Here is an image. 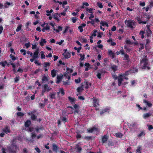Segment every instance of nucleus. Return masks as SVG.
Segmentation results:
<instances>
[{
	"instance_id": "nucleus-1",
	"label": "nucleus",
	"mask_w": 153,
	"mask_h": 153,
	"mask_svg": "<svg viewBox=\"0 0 153 153\" xmlns=\"http://www.w3.org/2000/svg\"><path fill=\"white\" fill-rule=\"evenodd\" d=\"M141 67L144 69L149 70L150 69L149 66L147 56H146L144 58H143L140 62Z\"/></svg>"
},
{
	"instance_id": "nucleus-2",
	"label": "nucleus",
	"mask_w": 153,
	"mask_h": 153,
	"mask_svg": "<svg viewBox=\"0 0 153 153\" xmlns=\"http://www.w3.org/2000/svg\"><path fill=\"white\" fill-rule=\"evenodd\" d=\"M128 72H126L125 74H119L118 77L117 78L118 84L119 86L120 85L123 79H128V78L126 76L129 74Z\"/></svg>"
},
{
	"instance_id": "nucleus-3",
	"label": "nucleus",
	"mask_w": 153,
	"mask_h": 153,
	"mask_svg": "<svg viewBox=\"0 0 153 153\" xmlns=\"http://www.w3.org/2000/svg\"><path fill=\"white\" fill-rule=\"evenodd\" d=\"M63 76L65 78V79H68V80L66 81H63V84L65 85H69L70 82L69 80L70 79L71 77L68 74H67V72H65L63 75Z\"/></svg>"
},
{
	"instance_id": "nucleus-4",
	"label": "nucleus",
	"mask_w": 153,
	"mask_h": 153,
	"mask_svg": "<svg viewBox=\"0 0 153 153\" xmlns=\"http://www.w3.org/2000/svg\"><path fill=\"white\" fill-rule=\"evenodd\" d=\"M51 88L48 87V85H44L42 86V91L41 93L42 96L44 95L45 92V91H49Z\"/></svg>"
},
{
	"instance_id": "nucleus-5",
	"label": "nucleus",
	"mask_w": 153,
	"mask_h": 153,
	"mask_svg": "<svg viewBox=\"0 0 153 153\" xmlns=\"http://www.w3.org/2000/svg\"><path fill=\"white\" fill-rule=\"evenodd\" d=\"M126 23L128 27L133 28H134V26L135 25V22L134 21L132 20H129L128 21H126L125 22Z\"/></svg>"
},
{
	"instance_id": "nucleus-6",
	"label": "nucleus",
	"mask_w": 153,
	"mask_h": 153,
	"mask_svg": "<svg viewBox=\"0 0 153 153\" xmlns=\"http://www.w3.org/2000/svg\"><path fill=\"white\" fill-rule=\"evenodd\" d=\"M59 91L57 92V94L58 95V97L60 98V97L63 96L65 94L64 90L62 88H60L59 90Z\"/></svg>"
},
{
	"instance_id": "nucleus-7",
	"label": "nucleus",
	"mask_w": 153,
	"mask_h": 153,
	"mask_svg": "<svg viewBox=\"0 0 153 153\" xmlns=\"http://www.w3.org/2000/svg\"><path fill=\"white\" fill-rule=\"evenodd\" d=\"M56 93L55 92H52L50 93L49 96L50 99L52 100L53 99H55L56 98Z\"/></svg>"
},
{
	"instance_id": "nucleus-8",
	"label": "nucleus",
	"mask_w": 153,
	"mask_h": 153,
	"mask_svg": "<svg viewBox=\"0 0 153 153\" xmlns=\"http://www.w3.org/2000/svg\"><path fill=\"white\" fill-rule=\"evenodd\" d=\"M105 73L106 71L103 70H99L97 74V76L99 79H100L101 78V76Z\"/></svg>"
},
{
	"instance_id": "nucleus-9",
	"label": "nucleus",
	"mask_w": 153,
	"mask_h": 153,
	"mask_svg": "<svg viewBox=\"0 0 153 153\" xmlns=\"http://www.w3.org/2000/svg\"><path fill=\"white\" fill-rule=\"evenodd\" d=\"M93 104L94 106L95 107H96L98 106L99 105V104L98 103L99 100L97 99L93 98Z\"/></svg>"
},
{
	"instance_id": "nucleus-10",
	"label": "nucleus",
	"mask_w": 153,
	"mask_h": 153,
	"mask_svg": "<svg viewBox=\"0 0 153 153\" xmlns=\"http://www.w3.org/2000/svg\"><path fill=\"white\" fill-rule=\"evenodd\" d=\"M63 77V75L62 74H60L59 75H57V81L56 82L57 83H59Z\"/></svg>"
},
{
	"instance_id": "nucleus-11",
	"label": "nucleus",
	"mask_w": 153,
	"mask_h": 153,
	"mask_svg": "<svg viewBox=\"0 0 153 153\" xmlns=\"http://www.w3.org/2000/svg\"><path fill=\"white\" fill-rule=\"evenodd\" d=\"M98 129L97 128L93 127L91 129H88V132L89 133H92L98 131Z\"/></svg>"
},
{
	"instance_id": "nucleus-12",
	"label": "nucleus",
	"mask_w": 153,
	"mask_h": 153,
	"mask_svg": "<svg viewBox=\"0 0 153 153\" xmlns=\"http://www.w3.org/2000/svg\"><path fill=\"white\" fill-rule=\"evenodd\" d=\"M108 53L112 58L114 57L115 53H114L111 50H108Z\"/></svg>"
},
{
	"instance_id": "nucleus-13",
	"label": "nucleus",
	"mask_w": 153,
	"mask_h": 153,
	"mask_svg": "<svg viewBox=\"0 0 153 153\" xmlns=\"http://www.w3.org/2000/svg\"><path fill=\"white\" fill-rule=\"evenodd\" d=\"M28 115H30L31 117V118L33 120H35L36 118V117L33 114V112L31 111L27 113Z\"/></svg>"
},
{
	"instance_id": "nucleus-14",
	"label": "nucleus",
	"mask_w": 153,
	"mask_h": 153,
	"mask_svg": "<svg viewBox=\"0 0 153 153\" xmlns=\"http://www.w3.org/2000/svg\"><path fill=\"white\" fill-rule=\"evenodd\" d=\"M50 29V27L49 26L48 23H46L45 25V26L42 29V31L43 32H45L46 30H49Z\"/></svg>"
},
{
	"instance_id": "nucleus-15",
	"label": "nucleus",
	"mask_w": 153,
	"mask_h": 153,
	"mask_svg": "<svg viewBox=\"0 0 153 153\" xmlns=\"http://www.w3.org/2000/svg\"><path fill=\"white\" fill-rule=\"evenodd\" d=\"M3 131L4 132L7 134L10 132V128L7 126L5 127V128L3 129Z\"/></svg>"
},
{
	"instance_id": "nucleus-16",
	"label": "nucleus",
	"mask_w": 153,
	"mask_h": 153,
	"mask_svg": "<svg viewBox=\"0 0 153 153\" xmlns=\"http://www.w3.org/2000/svg\"><path fill=\"white\" fill-rule=\"evenodd\" d=\"M57 72V70L53 69L51 71V74L52 77H54L56 75V74Z\"/></svg>"
},
{
	"instance_id": "nucleus-17",
	"label": "nucleus",
	"mask_w": 153,
	"mask_h": 153,
	"mask_svg": "<svg viewBox=\"0 0 153 153\" xmlns=\"http://www.w3.org/2000/svg\"><path fill=\"white\" fill-rule=\"evenodd\" d=\"M151 115V114L149 113H146L144 114L143 115V118L146 119L149 117Z\"/></svg>"
},
{
	"instance_id": "nucleus-18",
	"label": "nucleus",
	"mask_w": 153,
	"mask_h": 153,
	"mask_svg": "<svg viewBox=\"0 0 153 153\" xmlns=\"http://www.w3.org/2000/svg\"><path fill=\"white\" fill-rule=\"evenodd\" d=\"M46 42V41L45 39H42L39 42V44L41 46H43L44 45V44H45Z\"/></svg>"
},
{
	"instance_id": "nucleus-19",
	"label": "nucleus",
	"mask_w": 153,
	"mask_h": 153,
	"mask_svg": "<svg viewBox=\"0 0 153 153\" xmlns=\"http://www.w3.org/2000/svg\"><path fill=\"white\" fill-rule=\"evenodd\" d=\"M54 18V19L58 21V22L60 21V19H59V18L57 17V16H59V17H61V16L60 14L58 13H56L55 14L53 15Z\"/></svg>"
},
{
	"instance_id": "nucleus-20",
	"label": "nucleus",
	"mask_w": 153,
	"mask_h": 153,
	"mask_svg": "<svg viewBox=\"0 0 153 153\" xmlns=\"http://www.w3.org/2000/svg\"><path fill=\"white\" fill-rule=\"evenodd\" d=\"M114 136L117 137L121 138L123 136V135L121 133L118 132L115 133Z\"/></svg>"
},
{
	"instance_id": "nucleus-21",
	"label": "nucleus",
	"mask_w": 153,
	"mask_h": 153,
	"mask_svg": "<svg viewBox=\"0 0 153 153\" xmlns=\"http://www.w3.org/2000/svg\"><path fill=\"white\" fill-rule=\"evenodd\" d=\"M137 19L139 24L142 23L143 24H144L146 23V21L142 22V21L143 20L141 19L140 17H137Z\"/></svg>"
},
{
	"instance_id": "nucleus-22",
	"label": "nucleus",
	"mask_w": 153,
	"mask_h": 153,
	"mask_svg": "<svg viewBox=\"0 0 153 153\" xmlns=\"http://www.w3.org/2000/svg\"><path fill=\"white\" fill-rule=\"evenodd\" d=\"M142 149V146H139L137 147L136 151V153H141V151Z\"/></svg>"
},
{
	"instance_id": "nucleus-23",
	"label": "nucleus",
	"mask_w": 153,
	"mask_h": 153,
	"mask_svg": "<svg viewBox=\"0 0 153 153\" xmlns=\"http://www.w3.org/2000/svg\"><path fill=\"white\" fill-rule=\"evenodd\" d=\"M137 71L138 70L137 68H133L130 71H128V73L129 74V73H135L137 72ZM127 72H128V71Z\"/></svg>"
},
{
	"instance_id": "nucleus-24",
	"label": "nucleus",
	"mask_w": 153,
	"mask_h": 153,
	"mask_svg": "<svg viewBox=\"0 0 153 153\" xmlns=\"http://www.w3.org/2000/svg\"><path fill=\"white\" fill-rule=\"evenodd\" d=\"M68 99L70 100V102L72 103H74L75 102V99L74 98H72L71 97H68Z\"/></svg>"
},
{
	"instance_id": "nucleus-25",
	"label": "nucleus",
	"mask_w": 153,
	"mask_h": 153,
	"mask_svg": "<svg viewBox=\"0 0 153 153\" xmlns=\"http://www.w3.org/2000/svg\"><path fill=\"white\" fill-rule=\"evenodd\" d=\"M100 24L103 27L106 26L107 27H108V23L106 22L105 21H101Z\"/></svg>"
},
{
	"instance_id": "nucleus-26",
	"label": "nucleus",
	"mask_w": 153,
	"mask_h": 153,
	"mask_svg": "<svg viewBox=\"0 0 153 153\" xmlns=\"http://www.w3.org/2000/svg\"><path fill=\"white\" fill-rule=\"evenodd\" d=\"M108 42H110V44L112 46H115L116 45V43L115 42L112 41L111 39H109L107 40Z\"/></svg>"
},
{
	"instance_id": "nucleus-27",
	"label": "nucleus",
	"mask_w": 153,
	"mask_h": 153,
	"mask_svg": "<svg viewBox=\"0 0 153 153\" xmlns=\"http://www.w3.org/2000/svg\"><path fill=\"white\" fill-rule=\"evenodd\" d=\"M124 60H126L128 62H129L130 60V59L129 57V56L126 54H125L124 55Z\"/></svg>"
},
{
	"instance_id": "nucleus-28",
	"label": "nucleus",
	"mask_w": 153,
	"mask_h": 153,
	"mask_svg": "<svg viewBox=\"0 0 153 153\" xmlns=\"http://www.w3.org/2000/svg\"><path fill=\"white\" fill-rule=\"evenodd\" d=\"M143 102L144 103L146 104L149 107H151L152 106V104L150 102H149L146 100H143Z\"/></svg>"
},
{
	"instance_id": "nucleus-29",
	"label": "nucleus",
	"mask_w": 153,
	"mask_h": 153,
	"mask_svg": "<svg viewBox=\"0 0 153 153\" xmlns=\"http://www.w3.org/2000/svg\"><path fill=\"white\" fill-rule=\"evenodd\" d=\"M65 59H68L70 57V54L68 53H64L63 54Z\"/></svg>"
},
{
	"instance_id": "nucleus-30",
	"label": "nucleus",
	"mask_w": 153,
	"mask_h": 153,
	"mask_svg": "<svg viewBox=\"0 0 153 153\" xmlns=\"http://www.w3.org/2000/svg\"><path fill=\"white\" fill-rule=\"evenodd\" d=\"M12 3H10L9 2H7L4 4V8H7L9 7V6L12 4Z\"/></svg>"
},
{
	"instance_id": "nucleus-31",
	"label": "nucleus",
	"mask_w": 153,
	"mask_h": 153,
	"mask_svg": "<svg viewBox=\"0 0 153 153\" xmlns=\"http://www.w3.org/2000/svg\"><path fill=\"white\" fill-rule=\"evenodd\" d=\"M30 124L31 121L29 120H27L25 123V127H28L30 126Z\"/></svg>"
},
{
	"instance_id": "nucleus-32",
	"label": "nucleus",
	"mask_w": 153,
	"mask_h": 153,
	"mask_svg": "<svg viewBox=\"0 0 153 153\" xmlns=\"http://www.w3.org/2000/svg\"><path fill=\"white\" fill-rule=\"evenodd\" d=\"M83 90V88L82 86H81L79 87H78L77 88V91L79 92H81Z\"/></svg>"
},
{
	"instance_id": "nucleus-33",
	"label": "nucleus",
	"mask_w": 153,
	"mask_h": 153,
	"mask_svg": "<svg viewBox=\"0 0 153 153\" xmlns=\"http://www.w3.org/2000/svg\"><path fill=\"white\" fill-rule=\"evenodd\" d=\"M53 12V10L52 9H51L50 10H47L46 11L47 13L46 15L48 16H50L51 15V13H52Z\"/></svg>"
},
{
	"instance_id": "nucleus-34",
	"label": "nucleus",
	"mask_w": 153,
	"mask_h": 153,
	"mask_svg": "<svg viewBox=\"0 0 153 153\" xmlns=\"http://www.w3.org/2000/svg\"><path fill=\"white\" fill-rule=\"evenodd\" d=\"M108 140V137L106 136H104L102 138V141L104 143L106 142Z\"/></svg>"
},
{
	"instance_id": "nucleus-35",
	"label": "nucleus",
	"mask_w": 153,
	"mask_h": 153,
	"mask_svg": "<svg viewBox=\"0 0 153 153\" xmlns=\"http://www.w3.org/2000/svg\"><path fill=\"white\" fill-rule=\"evenodd\" d=\"M109 108H105V109H104L102 110V111L100 112V114H102L103 113H105V112H107L109 110Z\"/></svg>"
},
{
	"instance_id": "nucleus-36",
	"label": "nucleus",
	"mask_w": 153,
	"mask_h": 153,
	"mask_svg": "<svg viewBox=\"0 0 153 153\" xmlns=\"http://www.w3.org/2000/svg\"><path fill=\"white\" fill-rule=\"evenodd\" d=\"M126 42L127 44H129V45H132L133 44V42H132L130 40L128 39H127L126 40Z\"/></svg>"
},
{
	"instance_id": "nucleus-37",
	"label": "nucleus",
	"mask_w": 153,
	"mask_h": 153,
	"mask_svg": "<svg viewBox=\"0 0 153 153\" xmlns=\"http://www.w3.org/2000/svg\"><path fill=\"white\" fill-rule=\"evenodd\" d=\"M42 80L43 82H45L47 81L48 79L47 77L46 76H43L42 79Z\"/></svg>"
},
{
	"instance_id": "nucleus-38",
	"label": "nucleus",
	"mask_w": 153,
	"mask_h": 153,
	"mask_svg": "<svg viewBox=\"0 0 153 153\" xmlns=\"http://www.w3.org/2000/svg\"><path fill=\"white\" fill-rule=\"evenodd\" d=\"M72 72L73 70L72 69L67 68L66 71L65 72H67V74H68Z\"/></svg>"
},
{
	"instance_id": "nucleus-39",
	"label": "nucleus",
	"mask_w": 153,
	"mask_h": 153,
	"mask_svg": "<svg viewBox=\"0 0 153 153\" xmlns=\"http://www.w3.org/2000/svg\"><path fill=\"white\" fill-rule=\"evenodd\" d=\"M144 17L145 18H146V20L145 21H146V22L148 21L149 19L151 17L150 16L148 15H146L144 16Z\"/></svg>"
},
{
	"instance_id": "nucleus-40",
	"label": "nucleus",
	"mask_w": 153,
	"mask_h": 153,
	"mask_svg": "<svg viewBox=\"0 0 153 153\" xmlns=\"http://www.w3.org/2000/svg\"><path fill=\"white\" fill-rule=\"evenodd\" d=\"M53 150L56 152H57V147L56 145H53Z\"/></svg>"
},
{
	"instance_id": "nucleus-41",
	"label": "nucleus",
	"mask_w": 153,
	"mask_h": 153,
	"mask_svg": "<svg viewBox=\"0 0 153 153\" xmlns=\"http://www.w3.org/2000/svg\"><path fill=\"white\" fill-rule=\"evenodd\" d=\"M111 69L113 70L114 71H116L117 69V67L116 65H113L111 66Z\"/></svg>"
},
{
	"instance_id": "nucleus-42",
	"label": "nucleus",
	"mask_w": 153,
	"mask_h": 153,
	"mask_svg": "<svg viewBox=\"0 0 153 153\" xmlns=\"http://www.w3.org/2000/svg\"><path fill=\"white\" fill-rule=\"evenodd\" d=\"M22 27V25H19L16 29V31L17 32H19L21 29Z\"/></svg>"
},
{
	"instance_id": "nucleus-43",
	"label": "nucleus",
	"mask_w": 153,
	"mask_h": 153,
	"mask_svg": "<svg viewBox=\"0 0 153 153\" xmlns=\"http://www.w3.org/2000/svg\"><path fill=\"white\" fill-rule=\"evenodd\" d=\"M65 65V64L64 62H62L61 60L59 61L58 63L57 64V65L58 66H60V65Z\"/></svg>"
},
{
	"instance_id": "nucleus-44",
	"label": "nucleus",
	"mask_w": 153,
	"mask_h": 153,
	"mask_svg": "<svg viewBox=\"0 0 153 153\" xmlns=\"http://www.w3.org/2000/svg\"><path fill=\"white\" fill-rule=\"evenodd\" d=\"M41 59L45 58V55L44 54V52L43 51H41Z\"/></svg>"
},
{
	"instance_id": "nucleus-45",
	"label": "nucleus",
	"mask_w": 153,
	"mask_h": 153,
	"mask_svg": "<svg viewBox=\"0 0 153 153\" xmlns=\"http://www.w3.org/2000/svg\"><path fill=\"white\" fill-rule=\"evenodd\" d=\"M98 6L100 8H102L103 7V5H102V4L101 3L98 2L97 4Z\"/></svg>"
},
{
	"instance_id": "nucleus-46",
	"label": "nucleus",
	"mask_w": 153,
	"mask_h": 153,
	"mask_svg": "<svg viewBox=\"0 0 153 153\" xmlns=\"http://www.w3.org/2000/svg\"><path fill=\"white\" fill-rule=\"evenodd\" d=\"M10 56L13 61H14L17 58V57H16L12 55H10Z\"/></svg>"
},
{
	"instance_id": "nucleus-47",
	"label": "nucleus",
	"mask_w": 153,
	"mask_h": 153,
	"mask_svg": "<svg viewBox=\"0 0 153 153\" xmlns=\"http://www.w3.org/2000/svg\"><path fill=\"white\" fill-rule=\"evenodd\" d=\"M80 56V60L81 61H82L83 60L85 59V55L84 54L82 55V54H79V55Z\"/></svg>"
},
{
	"instance_id": "nucleus-48",
	"label": "nucleus",
	"mask_w": 153,
	"mask_h": 153,
	"mask_svg": "<svg viewBox=\"0 0 153 153\" xmlns=\"http://www.w3.org/2000/svg\"><path fill=\"white\" fill-rule=\"evenodd\" d=\"M69 27L68 26H66L65 28V30L63 32L64 33H65L67 32L68 30L69 29Z\"/></svg>"
},
{
	"instance_id": "nucleus-49",
	"label": "nucleus",
	"mask_w": 153,
	"mask_h": 153,
	"mask_svg": "<svg viewBox=\"0 0 153 153\" xmlns=\"http://www.w3.org/2000/svg\"><path fill=\"white\" fill-rule=\"evenodd\" d=\"M86 10L89 13H92V10H93V9L92 8H90L88 9V8L87 7L86 8Z\"/></svg>"
},
{
	"instance_id": "nucleus-50",
	"label": "nucleus",
	"mask_w": 153,
	"mask_h": 153,
	"mask_svg": "<svg viewBox=\"0 0 153 153\" xmlns=\"http://www.w3.org/2000/svg\"><path fill=\"white\" fill-rule=\"evenodd\" d=\"M71 19L72 20V22L74 23L76 22V18L74 17L71 18Z\"/></svg>"
},
{
	"instance_id": "nucleus-51",
	"label": "nucleus",
	"mask_w": 153,
	"mask_h": 153,
	"mask_svg": "<svg viewBox=\"0 0 153 153\" xmlns=\"http://www.w3.org/2000/svg\"><path fill=\"white\" fill-rule=\"evenodd\" d=\"M144 33V32L143 31H140V35H141V37L142 39H143L144 38V36L143 35V34Z\"/></svg>"
},
{
	"instance_id": "nucleus-52",
	"label": "nucleus",
	"mask_w": 153,
	"mask_h": 153,
	"mask_svg": "<svg viewBox=\"0 0 153 153\" xmlns=\"http://www.w3.org/2000/svg\"><path fill=\"white\" fill-rule=\"evenodd\" d=\"M82 48V47L81 46L79 48H77L76 47H75L74 48V49L77 50V52L78 53H79V51L80 50H81Z\"/></svg>"
},
{
	"instance_id": "nucleus-53",
	"label": "nucleus",
	"mask_w": 153,
	"mask_h": 153,
	"mask_svg": "<svg viewBox=\"0 0 153 153\" xmlns=\"http://www.w3.org/2000/svg\"><path fill=\"white\" fill-rule=\"evenodd\" d=\"M74 81L76 83H79L81 81V79L80 78H79L77 79H75Z\"/></svg>"
},
{
	"instance_id": "nucleus-54",
	"label": "nucleus",
	"mask_w": 153,
	"mask_h": 153,
	"mask_svg": "<svg viewBox=\"0 0 153 153\" xmlns=\"http://www.w3.org/2000/svg\"><path fill=\"white\" fill-rule=\"evenodd\" d=\"M17 115L19 116H23L24 114L21 112H18L17 113Z\"/></svg>"
},
{
	"instance_id": "nucleus-55",
	"label": "nucleus",
	"mask_w": 153,
	"mask_h": 153,
	"mask_svg": "<svg viewBox=\"0 0 153 153\" xmlns=\"http://www.w3.org/2000/svg\"><path fill=\"white\" fill-rule=\"evenodd\" d=\"M147 32L149 34H150L151 33V31L149 29V27L148 26H147Z\"/></svg>"
},
{
	"instance_id": "nucleus-56",
	"label": "nucleus",
	"mask_w": 153,
	"mask_h": 153,
	"mask_svg": "<svg viewBox=\"0 0 153 153\" xmlns=\"http://www.w3.org/2000/svg\"><path fill=\"white\" fill-rule=\"evenodd\" d=\"M39 54V52L38 50H36V51H35V52H34L33 53V55L37 57H38V55Z\"/></svg>"
},
{
	"instance_id": "nucleus-57",
	"label": "nucleus",
	"mask_w": 153,
	"mask_h": 153,
	"mask_svg": "<svg viewBox=\"0 0 153 153\" xmlns=\"http://www.w3.org/2000/svg\"><path fill=\"white\" fill-rule=\"evenodd\" d=\"M30 46V42H28L27 43H26L25 44V46L27 48H28Z\"/></svg>"
},
{
	"instance_id": "nucleus-58",
	"label": "nucleus",
	"mask_w": 153,
	"mask_h": 153,
	"mask_svg": "<svg viewBox=\"0 0 153 153\" xmlns=\"http://www.w3.org/2000/svg\"><path fill=\"white\" fill-rule=\"evenodd\" d=\"M64 42V40H61V41L59 42H56V44H58L59 45H61L62 43Z\"/></svg>"
},
{
	"instance_id": "nucleus-59",
	"label": "nucleus",
	"mask_w": 153,
	"mask_h": 153,
	"mask_svg": "<svg viewBox=\"0 0 153 153\" xmlns=\"http://www.w3.org/2000/svg\"><path fill=\"white\" fill-rule=\"evenodd\" d=\"M147 126L149 130H150L153 129V127L152 125H148Z\"/></svg>"
},
{
	"instance_id": "nucleus-60",
	"label": "nucleus",
	"mask_w": 153,
	"mask_h": 153,
	"mask_svg": "<svg viewBox=\"0 0 153 153\" xmlns=\"http://www.w3.org/2000/svg\"><path fill=\"white\" fill-rule=\"evenodd\" d=\"M11 65L12 66V67L13 68V70L14 71H15V64L13 63L12 62L10 63Z\"/></svg>"
},
{
	"instance_id": "nucleus-61",
	"label": "nucleus",
	"mask_w": 153,
	"mask_h": 153,
	"mask_svg": "<svg viewBox=\"0 0 153 153\" xmlns=\"http://www.w3.org/2000/svg\"><path fill=\"white\" fill-rule=\"evenodd\" d=\"M78 29L81 32H82L83 30L82 27V26H79L78 27Z\"/></svg>"
},
{
	"instance_id": "nucleus-62",
	"label": "nucleus",
	"mask_w": 153,
	"mask_h": 153,
	"mask_svg": "<svg viewBox=\"0 0 153 153\" xmlns=\"http://www.w3.org/2000/svg\"><path fill=\"white\" fill-rule=\"evenodd\" d=\"M20 52L23 53V55H25L26 54V51H25L24 49H21L20 50Z\"/></svg>"
},
{
	"instance_id": "nucleus-63",
	"label": "nucleus",
	"mask_w": 153,
	"mask_h": 153,
	"mask_svg": "<svg viewBox=\"0 0 153 153\" xmlns=\"http://www.w3.org/2000/svg\"><path fill=\"white\" fill-rule=\"evenodd\" d=\"M50 65V63L49 62H45L44 63V67H47L48 66H49Z\"/></svg>"
},
{
	"instance_id": "nucleus-64",
	"label": "nucleus",
	"mask_w": 153,
	"mask_h": 153,
	"mask_svg": "<svg viewBox=\"0 0 153 153\" xmlns=\"http://www.w3.org/2000/svg\"><path fill=\"white\" fill-rule=\"evenodd\" d=\"M97 32V30H94L93 33L92 34L93 36H97L96 33Z\"/></svg>"
}]
</instances>
